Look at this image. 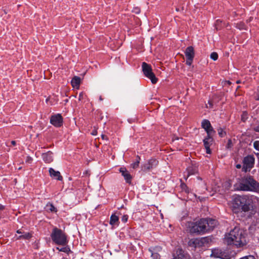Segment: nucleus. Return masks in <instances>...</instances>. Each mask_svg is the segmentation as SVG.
Wrapping results in <instances>:
<instances>
[{"instance_id": "obj_33", "label": "nucleus", "mask_w": 259, "mask_h": 259, "mask_svg": "<svg viewBox=\"0 0 259 259\" xmlns=\"http://www.w3.org/2000/svg\"><path fill=\"white\" fill-rule=\"evenodd\" d=\"M33 161V158L30 156H27L25 159V162L27 163H31Z\"/></svg>"}, {"instance_id": "obj_9", "label": "nucleus", "mask_w": 259, "mask_h": 259, "mask_svg": "<svg viewBox=\"0 0 259 259\" xmlns=\"http://www.w3.org/2000/svg\"><path fill=\"white\" fill-rule=\"evenodd\" d=\"M50 123L56 127H60L63 124V118L60 113L52 115L50 117Z\"/></svg>"}, {"instance_id": "obj_22", "label": "nucleus", "mask_w": 259, "mask_h": 259, "mask_svg": "<svg viewBox=\"0 0 259 259\" xmlns=\"http://www.w3.org/2000/svg\"><path fill=\"white\" fill-rule=\"evenodd\" d=\"M32 232H24V233L22 235H21L18 237H17L16 239L17 240H21V239H24V240H29L32 237Z\"/></svg>"}, {"instance_id": "obj_17", "label": "nucleus", "mask_w": 259, "mask_h": 259, "mask_svg": "<svg viewBox=\"0 0 259 259\" xmlns=\"http://www.w3.org/2000/svg\"><path fill=\"white\" fill-rule=\"evenodd\" d=\"M185 55L186 56V58H188L189 60H190V59H194L195 56V51L193 47H188L185 51Z\"/></svg>"}, {"instance_id": "obj_24", "label": "nucleus", "mask_w": 259, "mask_h": 259, "mask_svg": "<svg viewBox=\"0 0 259 259\" xmlns=\"http://www.w3.org/2000/svg\"><path fill=\"white\" fill-rule=\"evenodd\" d=\"M180 188L181 189V191L183 192H185L187 194H188L191 192V189L184 182H181L180 185Z\"/></svg>"}, {"instance_id": "obj_16", "label": "nucleus", "mask_w": 259, "mask_h": 259, "mask_svg": "<svg viewBox=\"0 0 259 259\" xmlns=\"http://www.w3.org/2000/svg\"><path fill=\"white\" fill-rule=\"evenodd\" d=\"M225 252L219 248H214L211 250V255L216 258H224Z\"/></svg>"}, {"instance_id": "obj_39", "label": "nucleus", "mask_w": 259, "mask_h": 259, "mask_svg": "<svg viewBox=\"0 0 259 259\" xmlns=\"http://www.w3.org/2000/svg\"><path fill=\"white\" fill-rule=\"evenodd\" d=\"M84 94L83 92L80 93L79 94L78 100L79 101L83 100V99L84 98Z\"/></svg>"}, {"instance_id": "obj_7", "label": "nucleus", "mask_w": 259, "mask_h": 259, "mask_svg": "<svg viewBox=\"0 0 259 259\" xmlns=\"http://www.w3.org/2000/svg\"><path fill=\"white\" fill-rule=\"evenodd\" d=\"M255 164V158L252 155H248L243 159V166L242 171L244 172H250L254 167Z\"/></svg>"}, {"instance_id": "obj_34", "label": "nucleus", "mask_w": 259, "mask_h": 259, "mask_svg": "<svg viewBox=\"0 0 259 259\" xmlns=\"http://www.w3.org/2000/svg\"><path fill=\"white\" fill-rule=\"evenodd\" d=\"M128 215H127V214H124L122 217H121V221L125 223L126 222H127V220H128Z\"/></svg>"}, {"instance_id": "obj_3", "label": "nucleus", "mask_w": 259, "mask_h": 259, "mask_svg": "<svg viewBox=\"0 0 259 259\" xmlns=\"http://www.w3.org/2000/svg\"><path fill=\"white\" fill-rule=\"evenodd\" d=\"M225 238L228 245H234L237 247H243L248 243L246 231L236 227Z\"/></svg>"}, {"instance_id": "obj_26", "label": "nucleus", "mask_w": 259, "mask_h": 259, "mask_svg": "<svg viewBox=\"0 0 259 259\" xmlns=\"http://www.w3.org/2000/svg\"><path fill=\"white\" fill-rule=\"evenodd\" d=\"M225 127H224L223 128L222 127H219L217 128L218 135L220 138H224L226 136L227 133L225 131Z\"/></svg>"}, {"instance_id": "obj_50", "label": "nucleus", "mask_w": 259, "mask_h": 259, "mask_svg": "<svg viewBox=\"0 0 259 259\" xmlns=\"http://www.w3.org/2000/svg\"><path fill=\"white\" fill-rule=\"evenodd\" d=\"M95 132H94V133H92V135H95Z\"/></svg>"}, {"instance_id": "obj_15", "label": "nucleus", "mask_w": 259, "mask_h": 259, "mask_svg": "<svg viewBox=\"0 0 259 259\" xmlns=\"http://www.w3.org/2000/svg\"><path fill=\"white\" fill-rule=\"evenodd\" d=\"M49 171L50 176L53 179L58 181H62L63 180V177L59 171H56L53 168H50Z\"/></svg>"}, {"instance_id": "obj_1", "label": "nucleus", "mask_w": 259, "mask_h": 259, "mask_svg": "<svg viewBox=\"0 0 259 259\" xmlns=\"http://www.w3.org/2000/svg\"><path fill=\"white\" fill-rule=\"evenodd\" d=\"M232 210L236 214H247L248 218H251L256 211L253 201L246 195H237L233 199Z\"/></svg>"}, {"instance_id": "obj_8", "label": "nucleus", "mask_w": 259, "mask_h": 259, "mask_svg": "<svg viewBox=\"0 0 259 259\" xmlns=\"http://www.w3.org/2000/svg\"><path fill=\"white\" fill-rule=\"evenodd\" d=\"M214 135V134H206V136L203 140V145L206 149V153L207 154H210L211 153V150L210 147L214 142L213 138Z\"/></svg>"}, {"instance_id": "obj_42", "label": "nucleus", "mask_w": 259, "mask_h": 259, "mask_svg": "<svg viewBox=\"0 0 259 259\" xmlns=\"http://www.w3.org/2000/svg\"><path fill=\"white\" fill-rule=\"evenodd\" d=\"M254 131L256 132L259 133V124L254 127Z\"/></svg>"}, {"instance_id": "obj_48", "label": "nucleus", "mask_w": 259, "mask_h": 259, "mask_svg": "<svg viewBox=\"0 0 259 259\" xmlns=\"http://www.w3.org/2000/svg\"><path fill=\"white\" fill-rule=\"evenodd\" d=\"M104 137H105V135H102V138L103 139H104Z\"/></svg>"}, {"instance_id": "obj_11", "label": "nucleus", "mask_w": 259, "mask_h": 259, "mask_svg": "<svg viewBox=\"0 0 259 259\" xmlns=\"http://www.w3.org/2000/svg\"><path fill=\"white\" fill-rule=\"evenodd\" d=\"M208 242L207 237L202 238L201 239L193 238L190 239L188 242V245L190 247L196 248L202 246L204 243Z\"/></svg>"}, {"instance_id": "obj_35", "label": "nucleus", "mask_w": 259, "mask_h": 259, "mask_svg": "<svg viewBox=\"0 0 259 259\" xmlns=\"http://www.w3.org/2000/svg\"><path fill=\"white\" fill-rule=\"evenodd\" d=\"M5 206L0 203V219L3 217L2 211L5 209Z\"/></svg>"}, {"instance_id": "obj_36", "label": "nucleus", "mask_w": 259, "mask_h": 259, "mask_svg": "<svg viewBox=\"0 0 259 259\" xmlns=\"http://www.w3.org/2000/svg\"><path fill=\"white\" fill-rule=\"evenodd\" d=\"M193 61V59H190V60H189L188 58H186V64L188 66H190L192 65Z\"/></svg>"}, {"instance_id": "obj_5", "label": "nucleus", "mask_w": 259, "mask_h": 259, "mask_svg": "<svg viewBox=\"0 0 259 259\" xmlns=\"http://www.w3.org/2000/svg\"><path fill=\"white\" fill-rule=\"evenodd\" d=\"M50 237L53 242L56 245L65 246L68 242L67 234L57 227L53 228Z\"/></svg>"}, {"instance_id": "obj_21", "label": "nucleus", "mask_w": 259, "mask_h": 259, "mask_svg": "<svg viewBox=\"0 0 259 259\" xmlns=\"http://www.w3.org/2000/svg\"><path fill=\"white\" fill-rule=\"evenodd\" d=\"M184 251L182 249H178L173 254L172 259H184Z\"/></svg>"}, {"instance_id": "obj_13", "label": "nucleus", "mask_w": 259, "mask_h": 259, "mask_svg": "<svg viewBox=\"0 0 259 259\" xmlns=\"http://www.w3.org/2000/svg\"><path fill=\"white\" fill-rule=\"evenodd\" d=\"M119 172L121 174L122 176L123 177L126 183L128 184H131L133 177L126 168L123 167H120Z\"/></svg>"}, {"instance_id": "obj_6", "label": "nucleus", "mask_w": 259, "mask_h": 259, "mask_svg": "<svg viewBox=\"0 0 259 259\" xmlns=\"http://www.w3.org/2000/svg\"><path fill=\"white\" fill-rule=\"evenodd\" d=\"M142 71L144 75L151 80L153 84H155L158 80L154 73L152 72L151 65L146 62H143L142 64Z\"/></svg>"}, {"instance_id": "obj_46", "label": "nucleus", "mask_w": 259, "mask_h": 259, "mask_svg": "<svg viewBox=\"0 0 259 259\" xmlns=\"http://www.w3.org/2000/svg\"><path fill=\"white\" fill-rule=\"evenodd\" d=\"M11 144L13 146H15L16 145V142L15 141H12Z\"/></svg>"}, {"instance_id": "obj_23", "label": "nucleus", "mask_w": 259, "mask_h": 259, "mask_svg": "<svg viewBox=\"0 0 259 259\" xmlns=\"http://www.w3.org/2000/svg\"><path fill=\"white\" fill-rule=\"evenodd\" d=\"M71 85L74 88H77L80 83V78L78 76H75L71 81Z\"/></svg>"}, {"instance_id": "obj_47", "label": "nucleus", "mask_w": 259, "mask_h": 259, "mask_svg": "<svg viewBox=\"0 0 259 259\" xmlns=\"http://www.w3.org/2000/svg\"><path fill=\"white\" fill-rule=\"evenodd\" d=\"M128 121L130 122V123H132L133 122V119H128Z\"/></svg>"}, {"instance_id": "obj_31", "label": "nucleus", "mask_w": 259, "mask_h": 259, "mask_svg": "<svg viewBox=\"0 0 259 259\" xmlns=\"http://www.w3.org/2000/svg\"><path fill=\"white\" fill-rule=\"evenodd\" d=\"M245 26L244 23L240 22L236 24V27L238 29L243 30L244 29Z\"/></svg>"}, {"instance_id": "obj_10", "label": "nucleus", "mask_w": 259, "mask_h": 259, "mask_svg": "<svg viewBox=\"0 0 259 259\" xmlns=\"http://www.w3.org/2000/svg\"><path fill=\"white\" fill-rule=\"evenodd\" d=\"M201 126L206 132V134H215V131L212 126L210 122L208 119H203L201 121Z\"/></svg>"}, {"instance_id": "obj_45", "label": "nucleus", "mask_w": 259, "mask_h": 259, "mask_svg": "<svg viewBox=\"0 0 259 259\" xmlns=\"http://www.w3.org/2000/svg\"><path fill=\"white\" fill-rule=\"evenodd\" d=\"M241 167H242V166H241V165L240 164H236V167L237 168H238V169H240V168H241Z\"/></svg>"}, {"instance_id": "obj_32", "label": "nucleus", "mask_w": 259, "mask_h": 259, "mask_svg": "<svg viewBox=\"0 0 259 259\" xmlns=\"http://www.w3.org/2000/svg\"><path fill=\"white\" fill-rule=\"evenodd\" d=\"M253 147L256 150L259 151V141H255L253 142Z\"/></svg>"}, {"instance_id": "obj_29", "label": "nucleus", "mask_w": 259, "mask_h": 259, "mask_svg": "<svg viewBox=\"0 0 259 259\" xmlns=\"http://www.w3.org/2000/svg\"><path fill=\"white\" fill-rule=\"evenodd\" d=\"M151 253V256L153 259H160V255L159 253L155 252H150Z\"/></svg>"}, {"instance_id": "obj_49", "label": "nucleus", "mask_w": 259, "mask_h": 259, "mask_svg": "<svg viewBox=\"0 0 259 259\" xmlns=\"http://www.w3.org/2000/svg\"><path fill=\"white\" fill-rule=\"evenodd\" d=\"M100 100L102 101L103 100V99L102 98V97L100 96V98H99Z\"/></svg>"}, {"instance_id": "obj_20", "label": "nucleus", "mask_w": 259, "mask_h": 259, "mask_svg": "<svg viewBox=\"0 0 259 259\" xmlns=\"http://www.w3.org/2000/svg\"><path fill=\"white\" fill-rule=\"evenodd\" d=\"M45 208L48 212L56 213L58 211L57 208L50 202H48L47 203Z\"/></svg>"}, {"instance_id": "obj_19", "label": "nucleus", "mask_w": 259, "mask_h": 259, "mask_svg": "<svg viewBox=\"0 0 259 259\" xmlns=\"http://www.w3.org/2000/svg\"><path fill=\"white\" fill-rule=\"evenodd\" d=\"M187 170L188 172V177H189L191 175L197 174L198 171V169L197 166L192 164L187 168Z\"/></svg>"}, {"instance_id": "obj_38", "label": "nucleus", "mask_w": 259, "mask_h": 259, "mask_svg": "<svg viewBox=\"0 0 259 259\" xmlns=\"http://www.w3.org/2000/svg\"><path fill=\"white\" fill-rule=\"evenodd\" d=\"M133 12L134 13H135V14H139L140 12H141V10H140V9L138 7H136V8H134L133 10Z\"/></svg>"}, {"instance_id": "obj_51", "label": "nucleus", "mask_w": 259, "mask_h": 259, "mask_svg": "<svg viewBox=\"0 0 259 259\" xmlns=\"http://www.w3.org/2000/svg\"><path fill=\"white\" fill-rule=\"evenodd\" d=\"M95 132H94V133H92V135H95Z\"/></svg>"}, {"instance_id": "obj_28", "label": "nucleus", "mask_w": 259, "mask_h": 259, "mask_svg": "<svg viewBox=\"0 0 259 259\" xmlns=\"http://www.w3.org/2000/svg\"><path fill=\"white\" fill-rule=\"evenodd\" d=\"M57 249H58L60 251L65 252L68 253L70 252H71L70 248L68 246H64L59 248V247H57Z\"/></svg>"}, {"instance_id": "obj_41", "label": "nucleus", "mask_w": 259, "mask_h": 259, "mask_svg": "<svg viewBox=\"0 0 259 259\" xmlns=\"http://www.w3.org/2000/svg\"><path fill=\"white\" fill-rule=\"evenodd\" d=\"M208 104L209 105V108H213V102L211 100L208 101Z\"/></svg>"}, {"instance_id": "obj_2", "label": "nucleus", "mask_w": 259, "mask_h": 259, "mask_svg": "<svg viewBox=\"0 0 259 259\" xmlns=\"http://www.w3.org/2000/svg\"><path fill=\"white\" fill-rule=\"evenodd\" d=\"M218 221L212 218H202L196 222H189L187 228L192 234L203 235L212 231L217 226Z\"/></svg>"}, {"instance_id": "obj_44", "label": "nucleus", "mask_w": 259, "mask_h": 259, "mask_svg": "<svg viewBox=\"0 0 259 259\" xmlns=\"http://www.w3.org/2000/svg\"><path fill=\"white\" fill-rule=\"evenodd\" d=\"M24 232H22L21 230H18L16 231V233L22 235L24 233Z\"/></svg>"}, {"instance_id": "obj_4", "label": "nucleus", "mask_w": 259, "mask_h": 259, "mask_svg": "<svg viewBox=\"0 0 259 259\" xmlns=\"http://www.w3.org/2000/svg\"><path fill=\"white\" fill-rule=\"evenodd\" d=\"M236 185V188L239 190L259 193V182L250 175L241 177Z\"/></svg>"}, {"instance_id": "obj_25", "label": "nucleus", "mask_w": 259, "mask_h": 259, "mask_svg": "<svg viewBox=\"0 0 259 259\" xmlns=\"http://www.w3.org/2000/svg\"><path fill=\"white\" fill-rule=\"evenodd\" d=\"M141 161V158L139 155H137L136 157V159L135 161L131 164V167L134 168L136 169L138 168L139 166V164L140 163Z\"/></svg>"}, {"instance_id": "obj_52", "label": "nucleus", "mask_w": 259, "mask_h": 259, "mask_svg": "<svg viewBox=\"0 0 259 259\" xmlns=\"http://www.w3.org/2000/svg\"><path fill=\"white\" fill-rule=\"evenodd\" d=\"M257 100H259V95H258V96Z\"/></svg>"}, {"instance_id": "obj_14", "label": "nucleus", "mask_w": 259, "mask_h": 259, "mask_svg": "<svg viewBox=\"0 0 259 259\" xmlns=\"http://www.w3.org/2000/svg\"><path fill=\"white\" fill-rule=\"evenodd\" d=\"M53 152L51 151H49L47 152L42 153L41 157L45 163H50L53 161Z\"/></svg>"}, {"instance_id": "obj_37", "label": "nucleus", "mask_w": 259, "mask_h": 259, "mask_svg": "<svg viewBox=\"0 0 259 259\" xmlns=\"http://www.w3.org/2000/svg\"><path fill=\"white\" fill-rule=\"evenodd\" d=\"M240 259H256V258H255V257L254 256L249 255L243 256V257L240 258Z\"/></svg>"}, {"instance_id": "obj_12", "label": "nucleus", "mask_w": 259, "mask_h": 259, "mask_svg": "<svg viewBox=\"0 0 259 259\" xmlns=\"http://www.w3.org/2000/svg\"><path fill=\"white\" fill-rule=\"evenodd\" d=\"M158 164V161L156 159H150L148 162L142 166V169L143 171H149L156 167Z\"/></svg>"}, {"instance_id": "obj_40", "label": "nucleus", "mask_w": 259, "mask_h": 259, "mask_svg": "<svg viewBox=\"0 0 259 259\" xmlns=\"http://www.w3.org/2000/svg\"><path fill=\"white\" fill-rule=\"evenodd\" d=\"M232 145V140L231 139H229L228 141V143L227 144V148H230Z\"/></svg>"}, {"instance_id": "obj_30", "label": "nucleus", "mask_w": 259, "mask_h": 259, "mask_svg": "<svg viewBox=\"0 0 259 259\" xmlns=\"http://www.w3.org/2000/svg\"><path fill=\"white\" fill-rule=\"evenodd\" d=\"M210 57L213 61H216L218 60L219 56L217 53L214 52L211 53Z\"/></svg>"}, {"instance_id": "obj_27", "label": "nucleus", "mask_w": 259, "mask_h": 259, "mask_svg": "<svg viewBox=\"0 0 259 259\" xmlns=\"http://www.w3.org/2000/svg\"><path fill=\"white\" fill-rule=\"evenodd\" d=\"M162 251V247L159 246H156L154 247H150L149 248V252H155L159 253V252H160Z\"/></svg>"}, {"instance_id": "obj_18", "label": "nucleus", "mask_w": 259, "mask_h": 259, "mask_svg": "<svg viewBox=\"0 0 259 259\" xmlns=\"http://www.w3.org/2000/svg\"><path fill=\"white\" fill-rule=\"evenodd\" d=\"M119 218L115 214H112L110 218L109 224L112 226H118L119 224Z\"/></svg>"}, {"instance_id": "obj_43", "label": "nucleus", "mask_w": 259, "mask_h": 259, "mask_svg": "<svg viewBox=\"0 0 259 259\" xmlns=\"http://www.w3.org/2000/svg\"><path fill=\"white\" fill-rule=\"evenodd\" d=\"M254 227H253V226H250L249 227V229L248 230H249L250 233H252V231L254 230Z\"/></svg>"}]
</instances>
